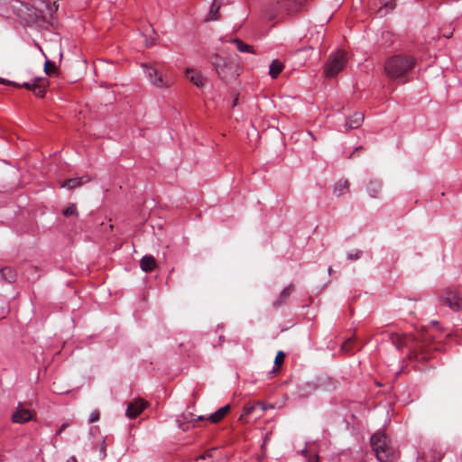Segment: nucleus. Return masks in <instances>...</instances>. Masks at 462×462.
<instances>
[{
  "label": "nucleus",
  "mask_w": 462,
  "mask_h": 462,
  "mask_svg": "<svg viewBox=\"0 0 462 462\" xmlns=\"http://www.w3.org/2000/svg\"><path fill=\"white\" fill-rule=\"evenodd\" d=\"M397 350L407 348L409 359L429 360L430 350L436 349L433 346V337L428 331H418L416 334H398L393 332H383Z\"/></svg>",
  "instance_id": "nucleus-1"
},
{
  "label": "nucleus",
  "mask_w": 462,
  "mask_h": 462,
  "mask_svg": "<svg viewBox=\"0 0 462 462\" xmlns=\"http://www.w3.org/2000/svg\"><path fill=\"white\" fill-rule=\"evenodd\" d=\"M415 65L413 57L397 54L385 60L384 71L389 79L404 84L410 80L409 74Z\"/></svg>",
  "instance_id": "nucleus-2"
},
{
  "label": "nucleus",
  "mask_w": 462,
  "mask_h": 462,
  "mask_svg": "<svg viewBox=\"0 0 462 462\" xmlns=\"http://www.w3.org/2000/svg\"><path fill=\"white\" fill-rule=\"evenodd\" d=\"M212 64L218 77L225 81L236 79L241 68L239 66V57L236 54H229L226 56L216 55Z\"/></svg>",
  "instance_id": "nucleus-3"
},
{
  "label": "nucleus",
  "mask_w": 462,
  "mask_h": 462,
  "mask_svg": "<svg viewBox=\"0 0 462 462\" xmlns=\"http://www.w3.org/2000/svg\"><path fill=\"white\" fill-rule=\"evenodd\" d=\"M10 7L17 20L23 25H33L39 19H42L43 15L41 12L33 11L32 5L21 0H12Z\"/></svg>",
  "instance_id": "nucleus-4"
},
{
  "label": "nucleus",
  "mask_w": 462,
  "mask_h": 462,
  "mask_svg": "<svg viewBox=\"0 0 462 462\" xmlns=\"http://www.w3.org/2000/svg\"><path fill=\"white\" fill-rule=\"evenodd\" d=\"M371 447L380 462H390L393 458L394 452L389 438L381 431L375 432L370 439Z\"/></svg>",
  "instance_id": "nucleus-5"
},
{
  "label": "nucleus",
  "mask_w": 462,
  "mask_h": 462,
  "mask_svg": "<svg viewBox=\"0 0 462 462\" xmlns=\"http://www.w3.org/2000/svg\"><path fill=\"white\" fill-rule=\"evenodd\" d=\"M146 78L150 83L158 88H169L173 84L172 78L168 74H163L156 68L148 64H142Z\"/></svg>",
  "instance_id": "nucleus-6"
},
{
  "label": "nucleus",
  "mask_w": 462,
  "mask_h": 462,
  "mask_svg": "<svg viewBox=\"0 0 462 462\" xmlns=\"http://www.w3.org/2000/svg\"><path fill=\"white\" fill-rule=\"evenodd\" d=\"M346 52L342 50H338L330 54L324 69L326 77H336L345 68L346 63Z\"/></svg>",
  "instance_id": "nucleus-7"
},
{
  "label": "nucleus",
  "mask_w": 462,
  "mask_h": 462,
  "mask_svg": "<svg viewBox=\"0 0 462 462\" xmlns=\"http://www.w3.org/2000/svg\"><path fill=\"white\" fill-rule=\"evenodd\" d=\"M33 11L41 12L43 15L42 19H39L35 22V24H43L50 23L54 18L56 12L58 11L59 5L51 4L49 0H34L32 5Z\"/></svg>",
  "instance_id": "nucleus-8"
},
{
  "label": "nucleus",
  "mask_w": 462,
  "mask_h": 462,
  "mask_svg": "<svg viewBox=\"0 0 462 462\" xmlns=\"http://www.w3.org/2000/svg\"><path fill=\"white\" fill-rule=\"evenodd\" d=\"M443 301L454 311L462 310V297L456 290H448L443 297Z\"/></svg>",
  "instance_id": "nucleus-9"
},
{
  "label": "nucleus",
  "mask_w": 462,
  "mask_h": 462,
  "mask_svg": "<svg viewBox=\"0 0 462 462\" xmlns=\"http://www.w3.org/2000/svg\"><path fill=\"white\" fill-rule=\"evenodd\" d=\"M370 5L382 17L395 8L396 2L395 0H371Z\"/></svg>",
  "instance_id": "nucleus-10"
},
{
  "label": "nucleus",
  "mask_w": 462,
  "mask_h": 462,
  "mask_svg": "<svg viewBox=\"0 0 462 462\" xmlns=\"http://www.w3.org/2000/svg\"><path fill=\"white\" fill-rule=\"evenodd\" d=\"M147 402L143 399H136L127 405L125 414L130 419H135L146 408Z\"/></svg>",
  "instance_id": "nucleus-11"
},
{
  "label": "nucleus",
  "mask_w": 462,
  "mask_h": 462,
  "mask_svg": "<svg viewBox=\"0 0 462 462\" xmlns=\"http://www.w3.org/2000/svg\"><path fill=\"white\" fill-rule=\"evenodd\" d=\"M32 411L29 409H24L19 403L17 410L12 415V420L14 423H25L32 420Z\"/></svg>",
  "instance_id": "nucleus-12"
},
{
  "label": "nucleus",
  "mask_w": 462,
  "mask_h": 462,
  "mask_svg": "<svg viewBox=\"0 0 462 462\" xmlns=\"http://www.w3.org/2000/svg\"><path fill=\"white\" fill-rule=\"evenodd\" d=\"M293 290H294V287H293L292 283H290L289 285H287L281 291L278 298L275 300H273V302L272 304L273 307L274 309H279V308L282 307L283 305H285L288 302Z\"/></svg>",
  "instance_id": "nucleus-13"
},
{
  "label": "nucleus",
  "mask_w": 462,
  "mask_h": 462,
  "mask_svg": "<svg viewBox=\"0 0 462 462\" xmlns=\"http://www.w3.org/2000/svg\"><path fill=\"white\" fill-rule=\"evenodd\" d=\"M383 184L380 180L373 179L370 180L366 185V191L372 199L379 198L382 193Z\"/></svg>",
  "instance_id": "nucleus-14"
},
{
  "label": "nucleus",
  "mask_w": 462,
  "mask_h": 462,
  "mask_svg": "<svg viewBox=\"0 0 462 462\" xmlns=\"http://www.w3.org/2000/svg\"><path fill=\"white\" fill-rule=\"evenodd\" d=\"M364 121V115L359 112L354 113L344 125L345 131L347 132L351 129L358 128Z\"/></svg>",
  "instance_id": "nucleus-15"
},
{
  "label": "nucleus",
  "mask_w": 462,
  "mask_h": 462,
  "mask_svg": "<svg viewBox=\"0 0 462 462\" xmlns=\"http://www.w3.org/2000/svg\"><path fill=\"white\" fill-rule=\"evenodd\" d=\"M48 79L43 78H36L33 79L32 91L37 97H42L45 95Z\"/></svg>",
  "instance_id": "nucleus-16"
},
{
  "label": "nucleus",
  "mask_w": 462,
  "mask_h": 462,
  "mask_svg": "<svg viewBox=\"0 0 462 462\" xmlns=\"http://www.w3.org/2000/svg\"><path fill=\"white\" fill-rule=\"evenodd\" d=\"M186 76L198 88H202L205 84V78L203 75L195 69H187Z\"/></svg>",
  "instance_id": "nucleus-17"
},
{
  "label": "nucleus",
  "mask_w": 462,
  "mask_h": 462,
  "mask_svg": "<svg viewBox=\"0 0 462 462\" xmlns=\"http://www.w3.org/2000/svg\"><path fill=\"white\" fill-rule=\"evenodd\" d=\"M258 409L263 413L267 409V407L263 402H257L255 403L245 404L239 420H243L245 417L251 415L254 411Z\"/></svg>",
  "instance_id": "nucleus-18"
},
{
  "label": "nucleus",
  "mask_w": 462,
  "mask_h": 462,
  "mask_svg": "<svg viewBox=\"0 0 462 462\" xmlns=\"http://www.w3.org/2000/svg\"><path fill=\"white\" fill-rule=\"evenodd\" d=\"M89 180L90 179L88 176L75 177L65 180L61 187H66L69 189H72L77 187H80L85 183H88Z\"/></svg>",
  "instance_id": "nucleus-19"
},
{
  "label": "nucleus",
  "mask_w": 462,
  "mask_h": 462,
  "mask_svg": "<svg viewBox=\"0 0 462 462\" xmlns=\"http://www.w3.org/2000/svg\"><path fill=\"white\" fill-rule=\"evenodd\" d=\"M350 183L347 180H339L335 183L333 193L337 197H340L349 192Z\"/></svg>",
  "instance_id": "nucleus-20"
},
{
  "label": "nucleus",
  "mask_w": 462,
  "mask_h": 462,
  "mask_svg": "<svg viewBox=\"0 0 462 462\" xmlns=\"http://www.w3.org/2000/svg\"><path fill=\"white\" fill-rule=\"evenodd\" d=\"M140 266L143 272L149 273L155 269L156 261L152 255H144L140 261Z\"/></svg>",
  "instance_id": "nucleus-21"
},
{
  "label": "nucleus",
  "mask_w": 462,
  "mask_h": 462,
  "mask_svg": "<svg viewBox=\"0 0 462 462\" xmlns=\"http://www.w3.org/2000/svg\"><path fill=\"white\" fill-rule=\"evenodd\" d=\"M230 411V405L226 404L221 408H219L217 411H216L213 414H211L208 420L212 423H217L221 420L224 419V417Z\"/></svg>",
  "instance_id": "nucleus-22"
},
{
  "label": "nucleus",
  "mask_w": 462,
  "mask_h": 462,
  "mask_svg": "<svg viewBox=\"0 0 462 462\" xmlns=\"http://www.w3.org/2000/svg\"><path fill=\"white\" fill-rule=\"evenodd\" d=\"M221 6H222V4L219 0H213L206 20L207 21L218 20L220 18L219 10H220Z\"/></svg>",
  "instance_id": "nucleus-23"
},
{
  "label": "nucleus",
  "mask_w": 462,
  "mask_h": 462,
  "mask_svg": "<svg viewBox=\"0 0 462 462\" xmlns=\"http://www.w3.org/2000/svg\"><path fill=\"white\" fill-rule=\"evenodd\" d=\"M356 338L355 336L346 338L340 346V352L350 354L356 349Z\"/></svg>",
  "instance_id": "nucleus-24"
},
{
  "label": "nucleus",
  "mask_w": 462,
  "mask_h": 462,
  "mask_svg": "<svg viewBox=\"0 0 462 462\" xmlns=\"http://www.w3.org/2000/svg\"><path fill=\"white\" fill-rule=\"evenodd\" d=\"M282 69L283 64L278 60H273L269 67V75L272 79H276Z\"/></svg>",
  "instance_id": "nucleus-25"
},
{
  "label": "nucleus",
  "mask_w": 462,
  "mask_h": 462,
  "mask_svg": "<svg viewBox=\"0 0 462 462\" xmlns=\"http://www.w3.org/2000/svg\"><path fill=\"white\" fill-rule=\"evenodd\" d=\"M280 3L289 12H297L302 5L301 0H281Z\"/></svg>",
  "instance_id": "nucleus-26"
},
{
  "label": "nucleus",
  "mask_w": 462,
  "mask_h": 462,
  "mask_svg": "<svg viewBox=\"0 0 462 462\" xmlns=\"http://www.w3.org/2000/svg\"><path fill=\"white\" fill-rule=\"evenodd\" d=\"M230 42L236 44V49L240 51V52H248V53H254V49H253V46L249 45V44H246L244 42H242L241 40L236 38V39H232L230 41Z\"/></svg>",
  "instance_id": "nucleus-27"
},
{
  "label": "nucleus",
  "mask_w": 462,
  "mask_h": 462,
  "mask_svg": "<svg viewBox=\"0 0 462 462\" xmlns=\"http://www.w3.org/2000/svg\"><path fill=\"white\" fill-rule=\"evenodd\" d=\"M0 275L8 282H14L16 279V273L10 267L2 268L0 270Z\"/></svg>",
  "instance_id": "nucleus-28"
},
{
  "label": "nucleus",
  "mask_w": 462,
  "mask_h": 462,
  "mask_svg": "<svg viewBox=\"0 0 462 462\" xmlns=\"http://www.w3.org/2000/svg\"><path fill=\"white\" fill-rule=\"evenodd\" d=\"M65 217L78 216L77 207L75 204H70L63 210Z\"/></svg>",
  "instance_id": "nucleus-29"
},
{
  "label": "nucleus",
  "mask_w": 462,
  "mask_h": 462,
  "mask_svg": "<svg viewBox=\"0 0 462 462\" xmlns=\"http://www.w3.org/2000/svg\"><path fill=\"white\" fill-rule=\"evenodd\" d=\"M56 65L54 62L47 60L44 64V71L46 74L51 75L56 71Z\"/></svg>",
  "instance_id": "nucleus-30"
},
{
  "label": "nucleus",
  "mask_w": 462,
  "mask_h": 462,
  "mask_svg": "<svg viewBox=\"0 0 462 462\" xmlns=\"http://www.w3.org/2000/svg\"><path fill=\"white\" fill-rule=\"evenodd\" d=\"M284 358H285V353L282 351H279L275 356L274 365L277 367H280L282 365V363L284 362Z\"/></svg>",
  "instance_id": "nucleus-31"
},
{
  "label": "nucleus",
  "mask_w": 462,
  "mask_h": 462,
  "mask_svg": "<svg viewBox=\"0 0 462 462\" xmlns=\"http://www.w3.org/2000/svg\"><path fill=\"white\" fill-rule=\"evenodd\" d=\"M100 413L97 410H94L89 416V422H96L99 420Z\"/></svg>",
  "instance_id": "nucleus-32"
},
{
  "label": "nucleus",
  "mask_w": 462,
  "mask_h": 462,
  "mask_svg": "<svg viewBox=\"0 0 462 462\" xmlns=\"http://www.w3.org/2000/svg\"><path fill=\"white\" fill-rule=\"evenodd\" d=\"M362 252L360 250H356L355 253H348L347 258L349 260H357L361 257Z\"/></svg>",
  "instance_id": "nucleus-33"
},
{
  "label": "nucleus",
  "mask_w": 462,
  "mask_h": 462,
  "mask_svg": "<svg viewBox=\"0 0 462 462\" xmlns=\"http://www.w3.org/2000/svg\"><path fill=\"white\" fill-rule=\"evenodd\" d=\"M430 453H433V455H430V462H436L441 459V454L440 452H436L435 450H430Z\"/></svg>",
  "instance_id": "nucleus-34"
},
{
  "label": "nucleus",
  "mask_w": 462,
  "mask_h": 462,
  "mask_svg": "<svg viewBox=\"0 0 462 462\" xmlns=\"http://www.w3.org/2000/svg\"><path fill=\"white\" fill-rule=\"evenodd\" d=\"M213 451H214V449L207 450L204 454H202L196 460L198 461L199 459H207L208 457H211L213 456Z\"/></svg>",
  "instance_id": "nucleus-35"
},
{
  "label": "nucleus",
  "mask_w": 462,
  "mask_h": 462,
  "mask_svg": "<svg viewBox=\"0 0 462 462\" xmlns=\"http://www.w3.org/2000/svg\"><path fill=\"white\" fill-rule=\"evenodd\" d=\"M32 85H33V80H32V82H24V83H23V84H17V83H15V85H14V86H15V87H18V88L23 87V88H27V89H29V90H32Z\"/></svg>",
  "instance_id": "nucleus-36"
},
{
  "label": "nucleus",
  "mask_w": 462,
  "mask_h": 462,
  "mask_svg": "<svg viewBox=\"0 0 462 462\" xmlns=\"http://www.w3.org/2000/svg\"><path fill=\"white\" fill-rule=\"evenodd\" d=\"M0 83H2V84H7V85H12V86H13V85H15V82H14V81H9V80H6V79H2V78H0Z\"/></svg>",
  "instance_id": "nucleus-37"
},
{
  "label": "nucleus",
  "mask_w": 462,
  "mask_h": 462,
  "mask_svg": "<svg viewBox=\"0 0 462 462\" xmlns=\"http://www.w3.org/2000/svg\"><path fill=\"white\" fill-rule=\"evenodd\" d=\"M67 427H68V423H63V424L60 426V430H58L57 434H60L62 431H64V430H65V429H66Z\"/></svg>",
  "instance_id": "nucleus-38"
},
{
  "label": "nucleus",
  "mask_w": 462,
  "mask_h": 462,
  "mask_svg": "<svg viewBox=\"0 0 462 462\" xmlns=\"http://www.w3.org/2000/svg\"><path fill=\"white\" fill-rule=\"evenodd\" d=\"M428 456L429 454L423 453L421 459L424 460V462H429Z\"/></svg>",
  "instance_id": "nucleus-39"
},
{
  "label": "nucleus",
  "mask_w": 462,
  "mask_h": 462,
  "mask_svg": "<svg viewBox=\"0 0 462 462\" xmlns=\"http://www.w3.org/2000/svg\"><path fill=\"white\" fill-rule=\"evenodd\" d=\"M67 462H78V460L74 456H72L67 459Z\"/></svg>",
  "instance_id": "nucleus-40"
},
{
  "label": "nucleus",
  "mask_w": 462,
  "mask_h": 462,
  "mask_svg": "<svg viewBox=\"0 0 462 462\" xmlns=\"http://www.w3.org/2000/svg\"><path fill=\"white\" fill-rule=\"evenodd\" d=\"M301 453H302V455H304V456L306 457V456H307L308 451H307V449H303V450L301 451Z\"/></svg>",
  "instance_id": "nucleus-41"
},
{
  "label": "nucleus",
  "mask_w": 462,
  "mask_h": 462,
  "mask_svg": "<svg viewBox=\"0 0 462 462\" xmlns=\"http://www.w3.org/2000/svg\"><path fill=\"white\" fill-rule=\"evenodd\" d=\"M102 443H103V448H102V449L105 451V446H104V444H105V439H104V440H102Z\"/></svg>",
  "instance_id": "nucleus-42"
},
{
  "label": "nucleus",
  "mask_w": 462,
  "mask_h": 462,
  "mask_svg": "<svg viewBox=\"0 0 462 462\" xmlns=\"http://www.w3.org/2000/svg\"><path fill=\"white\" fill-rule=\"evenodd\" d=\"M450 35H451V33L450 34H444V36L447 37V38H449Z\"/></svg>",
  "instance_id": "nucleus-43"
},
{
  "label": "nucleus",
  "mask_w": 462,
  "mask_h": 462,
  "mask_svg": "<svg viewBox=\"0 0 462 462\" xmlns=\"http://www.w3.org/2000/svg\"><path fill=\"white\" fill-rule=\"evenodd\" d=\"M328 273H332V268H331V267H329V268H328Z\"/></svg>",
  "instance_id": "nucleus-44"
},
{
  "label": "nucleus",
  "mask_w": 462,
  "mask_h": 462,
  "mask_svg": "<svg viewBox=\"0 0 462 462\" xmlns=\"http://www.w3.org/2000/svg\"><path fill=\"white\" fill-rule=\"evenodd\" d=\"M361 149H362V147H357V148H356L355 152L358 151V150H361Z\"/></svg>",
  "instance_id": "nucleus-45"
},
{
  "label": "nucleus",
  "mask_w": 462,
  "mask_h": 462,
  "mask_svg": "<svg viewBox=\"0 0 462 462\" xmlns=\"http://www.w3.org/2000/svg\"><path fill=\"white\" fill-rule=\"evenodd\" d=\"M198 419H199V420H204V417H202V416H199V418H198Z\"/></svg>",
  "instance_id": "nucleus-46"
},
{
  "label": "nucleus",
  "mask_w": 462,
  "mask_h": 462,
  "mask_svg": "<svg viewBox=\"0 0 462 462\" xmlns=\"http://www.w3.org/2000/svg\"><path fill=\"white\" fill-rule=\"evenodd\" d=\"M58 1H59V0H54V3H53V4L57 5V4H56V2H58Z\"/></svg>",
  "instance_id": "nucleus-47"
}]
</instances>
